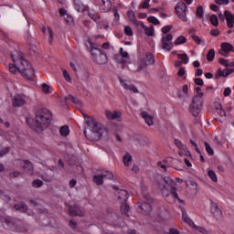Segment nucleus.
<instances>
[{"mask_svg": "<svg viewBox=\"0 0 234 234\" xmlns=\"http://www.w3.org/2000/svg\"><path fill=\"white\" fill-rule=\"evenodd\" d=\"M217 111L219 116H226V112L223 109L218 108Z\"/></svg>", "mask_w": 234, "mask_h": 234, "instance_id": "nucleus-64", "label": "nucleus"}, {"mask_svg": "<svg viewBox=\"0 0 234 234\" xmlns=\"http://www.w3.org/2000/svg\"><path fill=\"white\" fill-rule=\"evenodd\" d=\"M189 186H191L194 191H197V189H198V185L195 181H189Z\"/></svg>", "mask_w": 234, "mask_h": 234, "instance_id": "nucleus-54", "label": "nucleus"}, {"mask_svg": "<svg viewBox=\"0 0 234 234\" xmlns=\"http://www.w3.org/2000/svg\"><path fill=\"white\" fill-rule=\"evenodd\" d=\"M173 40V35L168 34L162 37V48L164 50H167L170 52L173 48V43L171 42Z\"/></svg>", "mask_w": 234, "mask_h": 234, "instance_id": "nucleus-10", "label": "nucleus"}, {"mask_svg": "<svg viewBox=\"0 0 234 234\" xmlns=\"http://www.w3.org/2000/svg\"><path fill=\"white\" fill-rule=\"evenodd\" d=\"M157 186L167 202L172 204V198H176L178 202L183 204L184 200L180 199L178 193H176V183L171 177H161L160 180L157 181Z\"/></svg>", "mask_w": 234, "mask_h": 234, "instance_id": "nucleus-1", "label": "nucleus"}, {"mask_svg": "<svg viewBox=\"0 0 234 234\" xmlns=\"http://www.w3.org/2000/svg\"><path fill=\"white\" fill-rule=\"evenodd\" d=\"M177 56L179 59H182L185 65H187V63H189V57H187V54H177Z\"/></svg>", "mask_w": 234, "mask_h": 234, "instance_id": "nucleus-40", "label": "nucleus"}, {"mask_svg": "<svg viewBox=\"0 0 234 234\" xmlns=\"http://www.w3.org/2000/svg\"><path fill=\"white\" fill-rule=\"evenodd\" d=\"M121 212L124 217L129 218V205L123 204L121 206Z\"/></svg>", "mask_w": 234, "mask_h": 234, "instance_id": "nucleus-31", "label": "nucleus"}, {"mask_svg": "<svg viewBox=\"0 0 234 234\" xmlns=\"http://www.w3.org/2000/svg\"><path fill=\"white\" fill-rule=\"evenodd\" d=\"M172 29H173V26H165L162 28V33L168 34V32H171Z\"/></svg>", "mask_w": 234, "mask_h": 234, "instance_id": "nucleus-51", "label": "nucleus"}, {"mask_svg": "<svg viewBox=\"0 0 234 234\" xmlns=\"http://www.w3.org/2000/svg\"><path fill=\"white\" fill-rule=\"evenodd\" d=\"M52 122V112L47 108L38 109L36 112L34 129L37 133L45 131Z\"/></svg>", "mask_w": 234, "mask_h": 234, "instance_id": "nucleus-3", "label": "nucleus"}, {"mask_svg": "<svg viewBox=\"0 0 234 234\" xmlns=\"http://www.w3.org/2000/svg\"><path fill=\"white\" fill-rule=\"evenodd\" d=\"M183 220H185L187 224L191 222V219L187 218V214L185 211H183Z\"/></svg>", "mask_w": 234, "mask_h": 234, "instance_id": "nucleus-63", "label": "nucleus"}, {"mask_svg": "<svg viewBox=\"0 0 234 234\" xmlns=\"http://www.w3.org/2000/svg\"><path fill=\"white\" fill-rule=\"evenodd\" d=\"M9 70L12 74H16L19 72V66L17 64H9Z\"/></svg>", "mask_w": 234, "mask_h": 234, "instance_id": "nucleus-37", "label": "nucleus"}, {"mask_svg": "<svg viewBox=\"0 0 234 234\" xmlns=\"http://www.w3.org/2000/svg\"><path fill=\"white\" fill-rule=\"evenodd\" d=\"M11 58L13 59V62L19 63L18 64V72L22 74L23 78L26 80H33L34 79V69H32V66L23 57V53H16L11 54Z\"/></svg>", "mask_w": 234, "mask_h": 234, "instance_id": "nucleus-4", "label": "nucleus"}, {"mask_svg": "<svg viewBox=\"0 0 234 234\" xmlns=\"http://www.w3.org/2000/svg\"><path fill=\"white\" fill-rule=\"evenodd\" d=\"M147 21H148L149 23H152V25H160V21L157 20V18L154 17V16H149V17L147 18Z\"/></svg>", "mask_w": 234, "mask_h": 234, "instance_id": "nucleus-45", "label": "nucleus"}, {"mask_svg": "<svg viewBox=\"0 0 234 234\" xmlns=\"http://www.w3.org/2000/svg\"><path fill=\"white\" fill-rule=\"evenodd\" d=\"M63 76L66 81H69V83L72 82V78H70V74H69V71H67L66 69H63Z\"/></svg>", "mask_w": 234, "mask_h": 234, "instance_id": "nucleus-44", "label": "nucleus"}, {"mask_svg": "<svg viewBox=\"0 0 234 234\" xmlns=\"http://www.w3.org/2000/svg\"><path fill=\"white\" fill-rule=\"evenodd\" d=\"M124 34L126 36H133V28H131V27H129V26L124 27Z\"/></svg>", "mask_w": 234, "mask_h": 234, "instance_id": "nucleus-50", "label": "nucleus"}, {"mask_svg": "<svg viewBox=\"0 0 234 234\" xmlns=\"http://www.w3.org/2000/svg\"><path fill=\"white\" fill-rule=\"evenodd\" d=\"M66 100H69V101H72V103H75V105H81V101L80 99L72 96V95H68L66 97Z\"/></svg>", "mask_w": 234, "mask_h": 234, "instance_id": "nucleus-32", "label": "nucleus"}, {"mask_svg": "<svg viewBox=\"0 0 234 234\" xmlns=\"http://www.w3.org/2000/svg\"><path fill=\"white\" fill-rule=\"evenodd\" d=\"M90 47V54L95 63L98 65H105L107 63V55L98 48L92 47V42L89 41Z\"/></svg>", "mask_w": 234, "mask_h": 234, "instance_id": "nucleus-6", "label": "nucleus"}, {"mask_svg": "<svg viewBox=\"0 0 234 234\" xmlns=\"http://www.w3.org/2000/svg\"><path fill=\"white\" fill-rule=\"evenodd\" d=\"M225 19L227 21V26L229 27V28H233L234 15L231 14V12L226 10L225 11Z\"/></svg>", "mask_w": 234, "mask_h": 234, "instance_id": "nucleus-19", "label": "nucleus"}, {"mask_svg": "<svg viewBox=\"0 0 234 234\" xmlns=\"http://www.w3.org/2000/svg\"><path fill=\"white\" fill-rule=\"evenodd\" d=\"M139 207L142 209V211H144V213H151V204L147 202H143Z\"/></svg>", "mask_w": 234, "mask_h": 234, "instance_id": "nucleus-27", "label": "nucleus"}, {"mask_svg": "<svg viewBox=\"0 0 234 234\" xmlns=\"http://www.w3.org/2000/svg\"><path fill=\"white\" fill-rule=\"evenodd\" d=\"M59 133L61 136H67L70 133V131L69 130V126L67 125L62 126L59 130Z\"/></svg>", "mask_w": 234, "mask_h": 234, "instance_id": "nucleus-38", "label": "nucleus"}, {"mask_svg": "<svg viewBox=\"0 0 234 234\" xmlns=\"http://www.w3.org/2000/svg\"><path fill=\"white\" fill-rule=\"evenodd\" d=\"M93 182H95L97 186H103V176L101 175L94 176Z\"/></svg>", "mask_w": 234, "mask_h": 234, "instance_id": "nucleus-28", "label": "nucleus"}, {"mask_svg": "<svg viewBox=\"0 0 234 234\" xmlns=\"http://www.w3.org/2000/svg\"><path fill=\"white\" fill-rule=\"evenodd\" d=\"M74 7L77 12H85L86 10H89V6L83 5L81 3V0H73Z\"/></svg>", "mask_w": 234, "mask_h": 234, "instance_id": "nucleus-18", "label": "nucleus"}, {"mask_svg": "<svg viewBox=\"0 0 234 234\" xmlns=\"http://www.w3.org/2000/svg\"><path fill=\"white\" fill-rule=\"evenodd\" d=\"M207 175L212 182H218V178L217 177V174H215V171L208 170Z\"/></svg>", "mask_w": 234, "mask_h": 234, "instance_id": "nucleus-35", "label": "nucleus"}, {"mask_svg": "<svg viewBox=\"0 0 234 234\" xmlns=\"http://www.w3.org/2000/svg\"><path fill=\"white\" fill-rule=\"evenodd\" d=\"M204 145L207 153L210 154V156H213L215 154V152L213 151V148H211V145H209L207 142H205Z\"/></svg>", "mask_w": 234, "mask_h": 234, "instance_id": "nucleus-39", "label": "nucleus"}, {"mask_svg": "<svg viewBox=\"0 0 234 234\" xmlns=\"http://www.w3.org/2000/svg\"><path fill=\"white\" fill-rule=\"evenodd\" d=\"M130 162H133V156H131V154L126 153L123 156V164L126 167H129Z\"/></svg>", "mask_w": 234, "mask_h": 234, "instance_id": "nucleus-29", "label": "nucleus"}, {"mask_svg": "<svg viewBox=\"0 0 234 234\" xmlns=\"http://www.w3.org/2000/svg\"><path fill=\"white\" fill-rule=\"evenodd\" d=\"M216 5H229V0H215Z\"/></svg>", "mask_w": 234, "mask_h": 234, "instance_id": "nucleus-52", "label": "nucleus"}, {"mask_svg": "<svg viewBox=\"0 0 234 234\" xmlns=\"http://www.w3.org/2000/svg\"><path fill=\"white\" fill-rule=\"evenodd\" d=\"M176 13L177 17L181 19V21H184L185 23L187 21V5L184 2H179L176 5Z\"/></svg>", "mask_w": 234, "mask_h": 234, "instance_id": "nucleus-8", "label": "nucleus"}, {"mask_svg": "<svg viewBox=\"0 0 234 234\" xmlns=\"http://www.w3.org/2000/svg\"><path fill=\"white\" fill-rule=\"evenodd\" d=\"M47 32H48V37H49V43H52V39L54 37V32L52 31V28L50 27H47Z\"/></svg>", "mask_w": 234, "mask_h": 234, "instance_id": "nucleus-48", "label": "nucleus"}, {"mask_svg": "<svg viewBox=\"0 0 234 234\" xmlns=\"http://www.w3.org/2000/svg\"><path fill=\"white\" fill-rule=\"evenodd\" d=\"M218 63H220V65H223L224 67H228V59L226 58H219Z\"/></svg>", "mask_w": 234, "mask_h": 234, "instance_id": "nucleus-59", "label": "nucleus"}, {"mask_svg": "<svg viewBox=\"0 0 234 234\" xmlns=\"http://www.w3.org/2000/svg\"><path fill=\"white\" fill-rule=\"evenodd\" d=\"M141 116L144 120L145 123H147V125L149 126L154 125V122L153 121V116L148 114L147 112H143L141 113Z\"/></svg>", "mask_w": 234, "mask_h": 234, "instance_id": "nucleus-22", "label": "nucleus"}, {"mask_svg": "<svg viewBox=\"0 0 234 234\" xmlns=\"http://www.w3.org/2000/svg\"><path fill=\"white\" fill-rule=\"evenodd\" d=\"M14 208L20 213H27V211H28V206L25 203L16 204Z\"/></svg>", "mask_w": 234, "mask_h": 234, "instance_id": "nucleus-25", "label": "nucleus"}, {"mask_svg": "<svg viewBox=\"0 0 234 234\" xmlns=\"http://www.w3.org/2000/svg\"><path fill=\"white\" fill-rule=\"evenodd\" d=\"M210 34H211L212 36H214V37H217V36H218V34H220V31H218V29H212V30L210 31Z\"/></svg>", "mask_w": 234, "mask_h": 234, "instance_id": "nucleus-62", "label": "nucleus"}, {"mask_svg": "<svg viewBox=\"0 0 234 234\" xmlns=\"http://www.w3.org/2000/svg\"><path fill=\"white\" fill-rule=\"evenodd\" d=\"M19 175H21L20 172L15 171V172H11L9 174V176H10V178H17V176H19Z\"/></svg>", "mask_w": 234, "mask_h": 234, "instance_id": "nucleus-56", "label": "nucleus"}, {"mask_svg": "<svg viewBox=\"0 0 234 234\" xmlns=\"http://www.w3.org/2000/svg\"><path fill=\"white\" fill-rule=\"evenodd\" d=\"M137 65V72H141V70H147V67H149L150 65H154V55L147 52L144 58H141L139 59Z\"/></svg>", "mask_w": 234, "mask_h": 234, "instance_id": "nucleus-7", "label": "nucleus"}, {"mask_svg": "<svg viewBox=\"0 0 234 234\" xmlns=\"http://www.w3.org/2000/svg\"><path fill=\"white\" fill-rule=\"evenodd\" d=\"M168 234H180V230H178L177 229H170L168 230Z\"/></svg>", "mask_w": 234, "mask_h": 234, "instance_id": "nucleus-60", "label": "nucleus"}, {"mask_svg": "<svg viewBox=\"0 0 234 234\" xmlns=\"http://www.w3.org/2000/svg\"><path fill=\"white\" fill-rule=\"evenodd\" d=\"M21 164L22 169L25 170V173L27 175H34V165L29 160H22Z\"/></svg>", "mask_w": 234, "mask_h": 234, "instance_id": "nucleus-15", "label": "nucleus"}, {"mask_svg": "<svg viewBox=\"0 0 234 234\" xmlns=\"http://www.w3.org/2000/svg\"><path fill=\"white\" fill-rule=\"evenodd\" d=\"M207 61H213L215 59V49L211 48L207 54Z\"/></svg>", "mask_w": 234, "mask_h": 234, "instance_id": "nucleus-33", "label": "nucleus"}, {"mask_svg": "<svg viewBox=\"0 0 234 234\" xmlns=\"http://www.w3.org/2000/svg\"><path fill=\"white\" fill-rule=\"evenodd\" d=\"M87 128L84 134L90 142H98L103 135V125L94 118H89L86 121Z\"/></svg>", "mask_w": 234, "mask_h": 234, "instance_id": "nucleus-2", "label": "nucleus"}, {"mask_svg": "<svg viewBox=\"0 0 234 234\" xmlns=\"http://www.w3.org/2000/svg\"><path fill=\"white\" fill-rule=\"evenodd\" d=\"M196 14L197 17H204V7H202V5L197 6Z\"/></svg>", "mask_w": 234, "mask_h": 234, "instance_id": "nucleus-41", "label": "nucleus"}, {"mask_svg": "<svg viewBox=\"0 0 234 234\" xmlns=\"http://www.w3.org/2000/svg\"><path fill=\"white\" fill-rule=\"evenodd\" d=\"M174 144L177 149H179V154L180 156H191V152L187 150V146L183 144L182 141L178 139L174 140Z\"/></svg>", "mask_w": 234, "mask_h": 234, "instance_id": "nucleus-9", "label": "nucleus"}, {"mask_svg": "<svg viewBox=\"0 0 234 234\" xmlns=\"http://www.w3.org/2000/svg\"><path fill=\"white\" fill-rule=\"evenodd\" d=\"M121 83H122L123 89H125V90H131L134 94H138V92H140L138 90V88L136 86H134L133 84H127L125 82V80H121Z\"/></svg>", "mask_w": 234, "mask_h": 234, "instance_id": "nucleus-20", "label": "nucleus"}, {"mask_svg": "<svg viewBox=\"0 0 234 234\" xmlns=\"http://www.w3.org/2000/svg\"><path fill=\"white\" fill-rule=\"evenodd\" d=\"M0 222L6 224L8 228H14V226H16V219L8 216H1Z\"/></svg>", "mask_w": 234, "mask_h": 234, "instance_id": "nucleus-16", "label": "nucleus"}, {"mask_svg": "<svg viewBox=\"0 0 234 234\" xmlns=\"http://www.w3.org/2000/svg\"><path fill=\"white\" fill-rule=\"evenodd\" d=\"M210 211L217 220H222V210L218 208V205L217 203H211Z\"/></svg>", "mask_w": 234, "mask_h": 234, "instance_id": "nucleus-14", "label": "nucleus"}, {"mask_svg": "<svg viewBox=\"0 0 234 234\" xmlns=\"http://www.w3.org/2000/svg\"><path fill=\"white\" fill-rule=\"evenodd\" d=\"M186 41L187 38H186V37L180 36L176 39L175 45H184V43H186Z\"/></svg>", "mask_w": 234, "mask_h": 234, "instance_id": "nucleus-34", "label": "nucleus"}, {"mask_svg": "<svg viewBox=\"0 0 234 234\" xmlns=\"http://www.w3.org/2000/svg\"><path fill=\"white\" fill-rule=\"evenodd\" d=\"M196 85H199L200 87H202L204 85V80L200 78H197L194 80Z\"/></svg>", "mask_w": 234, "mask_h": 234, "instance_id": "nucleus-55", "label": "nucleus"}, {"mask_svg": "<svg viewBox=\"0 0 234 234\" xmlns=\"http://www.w3.org/2000/svg\"><path fill=\"white\" fill-rule=\"evenodd\" d=\"M25 103H27V96H25V94H16L13 98V107H23Z\"/></svg>", "mask_w": 234, "mask_h": 234, "instance_id": "nucleus-11", "label": "nucleus"}, {"mask_svg": "<svg viewBox=\"0 0 234 234\" xmlns=\"http://www.w3.org/2000/svg\"><path fill=\"white\" fill-rule=\"evenodd\" d=\"M33 187H41L43 186V181L40 179H36L32 183Z\"/></svg>", "mask_w": 234, "mask_h": 234, "instance_id": "nucleus-47", "label": "nucleus"}, {"mask_svg": "<svg viewBox=\"0 0 234 234\" xmlns=\"http://www.w3.org/2000/svg\"><path fill=\"white\" fill-rule=\"evenodd\" d=\"M106 220L111 226H119L120 216L114 212L108 213L106 216Z\"/></svg>", "mask_w": 234, "mask_h": 234, "instance_id": "nucleus-12", "label": "nucleus"}, {"mask_svg": "<svg viewBox=\"0 0 234 234\" xmlns=\"http://www.w3.org/2000/svg\"><path fill=\"white\" fill-rule=\"evenodd\" d=\"M105 114L108 120H118V118H120V114H118L117 112H112L111 111H106Z\"/></svg>", "mask_w": 234, "mask_h": 234, "instance_id": "nucleus-26", "label": "nucleus"}, {"mask_svg": "<svg viewBox=\"0 0 234 234\" xmlns=\"http://www.w3.org/2000/svg\"><path fill=\"white\" fill-rule=\"evenodd\" d=\"M210 10H213V12H218L219 7H218V5L212 4V5H210Z\"/></svg>", "mask_w": 234, "mask_h": 234, "instance_id": "nucleus-61", "label": "nucleus"}, {"mask_svg": "<svg viewBox=\"0 0 234 234\" xmlns=\"http://www.w3.org/2000/svg\"><path fill=\"white\" fill-rule=\"evenodd\" d=\"M192 39L197 45H200V43H202V39H200V37H198V36H197V35H192Z\"/></svg>", "mask_w": 234, "mask_h": 234, "instance_id": "nucleus-53", "label": "nucleus"}, {"mask_svg": "<svg viewBox=\"0 0 234 234\" xmlns=\"http://www.w3.org/2000/svg\"><path fill=\"white\" fill-rule=\"evenodd\" d=\"M10 153V147H5L0 150V158H3V156H5V154H8Z\"/></svg>", "mask_w": 234, "mask_h": 234, "instance_id": "nucleus-46", "label": "nucleus"}, {"mask_svg": "<svg viewBox=\"0 0 234 234\" xmlns=\"http://www.w3.org/2000/svg\"><path fill=\"white\" fill-rule=\"evenodd\" d=\"M122 58H129V53L127 51H123V48H120Z\"/></svg>", "mask_w": 234, "mask_h": 234, "instance_id": "nucleus-58", "label": "nucleus"}, {"mask_svg": "<svg viewBox=\"0 0 234 234\" xmlns=\"http://www.w3.org/2000/svg\"><path fill=\"white\" fill-rule=\"evenodd\" d=\"M88 16L93 21H98V19H100V16H98V14H96V12H94V11L89 12Z\"/></svg>", "mask_w": 234, "mask_h": 234, "instance_id": "nucleus-42", "label": "nucleus"}, {"mask_svg": "<svg viewBox=\"0 0 234 234\" xmlns=\"http://www.w3.org/2000/svg\"><path fill=\"white\" fill-rule=\"evenodd\" d=\"M151 0H144L142 4H141V7L142 8H149V2H150Z\"/></svg>", "mask_w": 234, "mask_h": 234, "instance_id": "nucleus-57", "label": "nucleus"}, {"mask_svg": "<svg viewBox=\"0 0 234 234\" xmlns=\"http://www.w3.org/2000/svg\"><path fill=\"white\" fill-rule=\"evenodd\" d=\"M42 92H44L45 94H48V92H50V86H48L47 83H43Z\"/></svg>", "mask_w": 234, "mask_h": 234, "instance_id": "nucleus-49", "label": "nucleus"}, {"mask_svg": "<svg viewBox=\"0 0 234 234\" xmlns=\"http://www.w3.org/2000/svg\"><path fill=\"white\" fill-rule=\"evenodd\" d=\"M127 16L130 19L131 23L134 25V27H140V21L136 20V16L134 15L133 11H128L127 12Z\"/></svg>", "mask_w": 234, "mask_h": 234, "instance_id": "nucleus-24", "label": "nucleus"}, {"mask_svg": "<svg viewBox=\"0 0 234 234\" xmlns=\"http://www.w3.org/2000/svg\"><path fill=\"white\" fill-rule=\"evenodd\" d=\"M210 23L213 27H218V16H217V15H211Z\"/></svg>", "mask_w": 234, "mask_h": 234, "instance_id": "nucleus-36", "label": "nucleus"}, {"mask_svg": "<svg viewBox=\"0 0 234 234\" xmlns=\"http://www.w3.org/2000/svg\"><path fill=\"white\" fill-rule=\"evenodd\" d=\"M229 52H234L233 45L228 42L222 43L221 49L218 50V54L228 57V54H229Z\"/></svg>", "mask_w": 234, "mask_h": 234, "instance_id": "nucleus-13", "label": "nucleus"}, {"mask_svg": "<svg viewBox=\"0 0 234 234\" xmlns=\"http://www.w3.org/2000/svg\"><path fill=\"white\" fill-rule=\"evenodd\" d=\"M117 195L119 200H121V204H125V202H127V198H129V193L126 190L121 189Z\"/></svg>", "mask_w": 234, "mask_h": 234, "instance_id": "nucleus-21", "label": "nucleus"}, {"mask_svg": "<svg viewBox=\"0 0 234 234\" xmlns=\"http://www.w3.org/2000/svg\"><path fill=\"white\" fill-rule=\"evenodd\" d=\"M69 213L71 217H83V212L77 205L69 207Z\"/></svg>", "mask_w": 234, "mask_h": 234, "instance_id": "nucleus-17", "label": "nucleus"}, {"mask_svg": "<svg viewBox=\"0 0 234 234\" xmlns=\"http://www.w3.org/2000/svg\"><path fill=\"white\" fill-rule=\"evenodd\" d=\"M204 97V92L197 93V96H195L192 99V103L190 104L189 111L195 118L200 114L202 111V98Z\"/></svg>", "mask_w": 234, "mask_h": 234, "instance_id": "nucleus-5", "label": "nucleus"}, {"mask_svg": "<svg viewBox=\"0 0 234 234\" xmlns=\"http://www.w3.org/2000/svg\"><path fill=\"white\" fill-rule=\"evenodd\" d=\"M139 27L144 30L146 36H154V27L151 26L148 27L147 26L144 25V22L139 23Z\"/></svg>", "mask_w": 234, "mask_h": 234, "instance_id": "nucleus-23", "label": "nucleus"}, {"mask_svg": "<svg viewBox=\"0 0 234 234\" xmlns=\"http://www.w3.org/2000/svg\"><path fill=\"white\" fill-rule=\"evenodd\" d=\"M101 176H102V179L104 178L105 180H112V178H114V175L109 171H103Z\"/></svg>", "mask_w": 234, "mask_h": 234, "instance_id": "nucleus-30", "label": "nucleus"}, {"mask_svg": "<svg viewBox=\"0 0 234 234\" xmlns=\"http://www.w3.org/2000/svg\"><path fill=\"white\" fill-rule=\"evenodd\" d=\"M218 76H221L222 78H228L229 76V73L228 72V69H218Z\"/></svg>", "mask_w": 234, "mask_h": 234, "instance_id": "nucleus-43", "label": "nucleus"}]
</instances>
